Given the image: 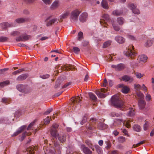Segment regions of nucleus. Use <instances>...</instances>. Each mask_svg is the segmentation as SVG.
<instances>
[{
  "mask_svg": "<svg viewBox=\"0 0 154 154\" xmlns=\"http://www.w3.org/2000/svg\"><path fill=\"white\" fill-rule=\"evenodd\" d=\"M59 125L56 124H54L50 130V132L51 137H52L50 145L51 147L54 149L55 150H57L58 153H60L61 148L58 144V142L57 140V138L58 140L62 143L64 142L66 138V136L65 134L63 132L58 133Z\"/></svg>",
  "mask_w": 154,
  "mask_h": 154,
  "instance_id": "nucleus-1",
  "label": "nucleus"
},
{
  "mask_svg": "<svg viewBox=\"0 0 154 154\" xmlns=\"http://www.w3.org/2000/svg\"><path fill=\"white\" fill-rule=\"evenodd\" d=\"M81 99L79 96L73 97L71 99V106L72 110H75L76 109H79L81 106Z\"/></svg>",
  "mask_w": 154,
  "mask_h": 154,
  "instance_id": "nucleus-2",
  "label": "nucleus"
},
{
  "mask_svg": "<svg viewBox=\"0 0 154 154\" xmlns=\"http://www.w3.org/2000/svg\"><path fill=\"white\" fill-rule=\"evenodd\" d=\"M111 102L116 108H122L124 105L123 101L120 99L118 95H115L112 96Z\"/></svg>",
  "mask_w": 154,
  "mask_h": 154,
  "instance_id": "nucleus-3",
  "label": "nucleus"
},
{
  "mask_svg": "<svg viewBox=\"0 0 154 154\" xmlns=\"http://www.w3.org/2000/svg\"><path fill=\"white\" fill-rule=\"evenodd\" d=\"M124 54L127 57L133 58L137 54V53L134 50V47L132 45H130L127 48L124 52Z\"/></svg>",
  "mask_w": 154,
  "mask_h": 154,
  "instance_id": "nucleus-4",
  "label": "nucleus"
},
{
  "mask_svg": "<svg viewBox=\"0 0 154 154\" xmlns=\"http://www.w3.org/2000/svg\"><path fill=\"white\" fill-rule=\"evenodd\" d=\"M111 20L109 18V15L107 14H104L102 17V19H101L100 21V23L101 25L104 27H106L107 23H111V20Z\"/></svg>",
  "mask_w": 154,
  "mask_h": 154,
  "instance_id": "nucleus-5",
  "label": "nucleus"
},
{
  "mask_svg": "<svg viewBox=\"0 0 154 154\" xmlns=\"http://www.w3.org/2000/svg\"><path fill=\"white\" fill-rule=\"evenodd\" d=\"M131 121V120L130 119L126 120L124 121H122L121 120L117 119L114 121V123L112 125H111V126L112 128L113 125H116V123H118L119 124L121 122H122L123 123V125H125L126 127L129 128L131 126V124H130V123Z\"/></svg>",
  "mask_w": 154,
  "mask_h": 154,
  "instance_id": "nucleus-6",
  "label": "nucleus"
},
{
  "mask_svg": "<svg viewBox=\"0 0 154 154\" xmlns=\"http://www.w3.org/2000/svg\"><path fill=\"white\" fill-rule=\"evenodd\" d=\"M17 88L19 91L25 93H29L30 91L29 87L26 85H18L17 86Z\"/></svg>",
  "mask_w": 154,
  "mask_h": 154,
  "instance_id": "nucleus-7",
  "label": "nucleus"
},
{
  "mask_svg": "<svg viewBox=\"0 0 154 154\" xmlns=\"http://www.w3.org/2000/svg\"><path fill=\"white\" fill-rule=\"evenodd\" d=\"M128 7L132 10L133 13L139 14H140L139 10L136 8L137 6L134 4L131 3L129 4Z\"/></svg>",
  "mask_w": 154,
  "mask_h": 154,
  "instance_id": "nucleus-8",
  "label": "nucleus"
},
{
  "mask_svg": "<svg viewBox=\"0 0 154 154\" xmlns=\"http://www.w3.org/2000/svg\"><path fill=\"white\" fill-rule=\"evenodd\" d=\"M80 13V12L78 10L73 11L71 13V19L74 21L77 20Z\"/></svg>",
  "mask_w": 154,
  "mask_h": 154,
  "instance_id": "nucleus-9",
  "label": "nucleus"
},
{
  "mask_svg": "<svg viewBox=\"0 0 154 154\" xmlns=\"http://www.w3.org/2000/svg\"><path fill=\"white\" fill-rule=\"evenodd\" d=\"M51 16H50L48 17L45 20V21L46 22V25L47 26H50L52 25L54 23L57 22V23H58V22L57 21V18H54L51 20L48 21L51 18Z\"/></svg>",
  "mask_w": 154,
  "mask_h": 154,
  "instance_id": "nucleus-10",
  "label": "nucleus"
},
{
  "mask_svg": "<svg viewBox=\"0 0 154 154\" xmlns=\"http://www.w3.org/2000/svg\"><path fill=\"white\" fill-rule=\"evenodd\" d=\"M106 91V90L105 88H101L100 91H96V94L100 98H104L106 96V94L105 93Z\"/></svg>",
  "mask_w": 154,
  "mask_h": 154,
  "instance_id": "nucleus-11",
  "label": "nucleus"
},
{
  "mask_svg": "<svg viewBox=\"0 0 154 154\" xmlns=\"http://www.w3.org/2000/svg\"><path fill=\"white\" fill-rule=\"evenodd\" d=\"M30 37L29 35H27L26 34H23L19 37H17L16 40L19 42L26 41L29 39Z\"/></svg>",
  "mask_w": 154,
  "mask_h": 154,
  "instance_id": "nucleus-12",
  "label": "nucleus"
},
{
  "mask_svg": "<svg viewBox=\"0 0 154 154\" xmlns=\"http://www.w3.org/2000/svg\"><path fill=\"white\" fill-rule=\"evenodd\" d=\"M97 122V120L96 119L94 118L91 119L90 120V123L88 124V125H87V128L88 130H92L93 128H94V125Z\"/></svg>",
  "mask_w": 154,
  "mask_h": 154,
  "instance_id": "nucleus-13",
  "label": "nucleus"
},
{
  "mask_svg": "<svg viewBox=\"0 0 154 154\" xmlns=\"http://www.w3.org/2000/svg\"><path fill=\"white\" fill-rule=\"evenodd\" d=\"M111 67L114 68L116 71H119L123 70L125 67V65L123 63H120L117 65H112Z\"/></svg>",
  "mask_w": 154,
  "mask_h": 154,
  "instance_id": "nucleus-14",
  "label": "nucleus"
},
{
  "mask_svg": "<svg viewBox=\"0 0 154 154\" xmlns=\"http://www.w3.org/2000/svg\"><path fill=\"white\" fill-rule=\"evenodd\" d=\"M69 14L70 13L69 11H65L63 14L60 16L58 19V21L59 22H62L63 19L67 18L68 16L69 15Z\"/></svg>",
  "mask_w": 154,
  "mask_h": 154,
  "instance_id": "nucleus-15",
  "label": "nucleus"
},
{
  "mask_svg": "<svg viewBox=\"0 0 154 154\" xmlns=\"http://www.w3.org/2000/svg\"><path fill=\"white\" fill-rule=\"evenodd\" d=\"M81 148L83 152L85 154H92V152L88 147L84 144L81 145Z\"/></svg>",
  "mask_w": 154,
  "mask_h": 154,
  "instance_id": "nucleus-16",
  "label": "nucleus"
},
{
  "mask_svg": "<svg viewBox=\"0 0 154 154\" xmlns=\"http://www.w3.org/2000/svg\"><path fill=\"white\" fill-rule=\"evenodd\" d=\"M88 15L87 13L84 12L81 14L79 17V20L80 21L84 22L85 21L87 18Z\"/></svg>",
  "mask_w": 154,
  "mask_h": 154,
  "instance_id": "nucleus-17",
  "label": "nucleus"
},
{
  "mask_svg": "<svg viewBox=\"0 0 154 154\" xmlns=\"http://www.w3.org/2000/svg\"><path fill=\"white\" fill-rule=\"evenodd\" d=\"M37 149V147L36 146H32L27 148L26 151L29 154H33L34 153V151H36Z\"/></svg>",
  "mask_w": 154,
  "mask_h": 154,
  "instance_id": "nucleus-18",
  "label": "nucleus"
},
{
  "mask_svg": "<svg viewBox=\"0 0 154 154\" xmlns=\"http://www.w3.org/2000/svg\"><path fill=\"white\" fill-rule=\"evenodd\" d=\"M122 79L125 82H131L134 80L132 77L127 75H125L122 76Z\"/></svg>",
  "mask_w": 154,
  "mask_h": 154,
  "instance_id": "nucleus-19",
  "label": "nucleus"
},
{
  "mask_svg": "<svg viewBox=\"0 0 154 154\" xmlns=\"http://www.w3.org/2000/svg\"><path fill=\"white\" fill-rule=\"evenodd\" d=\"M119 87L122 88V91L124 93H127L129 91V88L127 87L123 84L119 85Z\"/></svg>",
  "mask_w": 154,
  "mask_h": 154,
  "instance_id": "nucleus-20",
  "label": "nucleus"
},
{
  "mask_svg": "<svg viewBox=\"0 0 154 154\" xmlns=\"http://www.w3.org/2000/svg\"><path fill=\"white\" fill-rule=\"evenodd\" d=\"M26 125H23L16 132L14 133L12 135L13 136H15L18 134L21 133L22 131L24 130L26 128Z\"/></svg>",
  "mask_w": 154,
  "mask_h": 154,
  "instance_id": "nucleus-21",
  "label": "nucleus"
},
{
  "mask_svg": "<svg viewBox=\"0 0 154 154\" xmlns=\"http://www.w3.org/2000/svg\"><path fill=\"white\" fill-rule=\"evenodd\" d=\"M59 5V1L58 0H56L52 3L50 8L52 9H55L58 8Z\"/></svg>",
  "mask_w": 154,
  "mask_h": 154,
  "instance_id": "nucleus-22",
  "label": "nucleus"
},
{
  "mask_svg": "<svg viewBox=\"0 0 154 154\" xmlns=\"http://www.w3.org/2000/svg\"><path fill=\"white\" fill-rule=\"evenodd\" d=\"M146 104L144 100H138V105L140 109H143Z\"/></svg>",
  "mask_w": 154,
  "mask_h": 154,
  "instance_id": "nucleus-23",
  "label": "nucleus"
},
{
  "mask_svg": "<svg viewBox=\"0 0 154 154\" xmlns=\"http://www.w3.org/2000/svg\"><path fill=\"white\" fill-rule=\"evenodd\" d=\"M115 40L120 44L123 43L125 41V39L123 37L119 36H116L115 38Z\"/></svg>",
  "mask_w": 154,
  "mask_h": 154,
  "instance_id": "nucleus-24",
  "label": "nucleus"
},
{
  "mask_svg": "<svg viewBox=\"0 0 154 154\" xmlns=\"http://www.w3.org/2000/svg\"><path fill=\"white\" fill-rule=\"evenodd\" d=\"M153 43V40L151 39H148L145 43L144 45L146 47H149L151 46Z\"/></svg>",
  "mask_w": 154,
  "mask_h": 154,
  "instance_id": "nucleus-25",
  "label": "nucleus"
},
{
  "mask_svg": "<svg viewBox=\"0 0 154 154\" xmlns=\"http://www.w3.org/2000/svg\"><path fill=\"white\" fill-rule=\"evenodd\" d=\"M27 74H23L19 75L16 79L17 80L20 81H22L26 79L27 77Z\"/></svg>",
  "mask_w": 154,
  "mask_h": 154,
  "instance_id": "nucleus-26",
  "label": "nucleus"
},
{
  "mask_svg": "<svg viewBox=\"0 0 154 154\" xmlns=\"http://www.w3.org/2000/svg\"><path fill=\"white\" fill-rule=\"evenodd\" d=\"M1 26L2 28L5 29L9 27L13 26H14L12 24H10L7 22L3 23L1 24Z\"/></svg>",
  "mask_w": 154,
  "mask_h": 154,
  "instance_id": "nucleus-27",
  "label": "nucleus"
},
{
  "mask_svg": "<svg viewBox=\"0 0 154 154\" xmlns=\"http://www.w3.org/2000/svg\"><path fill=\"white\" fill-rule=\"evenodd\" d=\"M28 20L27 18H20L16 19L15 22L18 23H21L27 21Z\"/></svg>",
  "mask_w": 154,
  "mask_h": 154,
  "instance_id": "nucleus-28",
  "label": "nucleus"
},
{
  "mask_svg": "<svg viewBox=\"0 0 154 154\" xmlns=\"http://www.w3.org/2000/svg\"><path fill=\"white\" fill-rule=\"evenodd\" d=\"M114 22V21L113 20H111V23L114 30L116 31H119L120 30L119 27L117 24H115Z\"/></svg>",
  "mask_w": 154,
  "mask_h": 154,
  "instance_id": "nucleus-29",
  "label": "nucleus"
},
{
  "mask_svg": "<svg viewBox=\"0 0 154 154\" xmlns=\"http://www.w3.org/2000/svg\"><path fill=\"white\" fill-rule=\"evenodd\" d=\"M97 128L99 129L103 130L107 127V125L102 122H100L97 125Z\"/></svg>",
  "mask_w": 154,
  "mask_h": 154,
  "instance_id": "nucleus-30",
  "label": "nucleus"
},
{
  "mask_svg": "<svg viewBox=\"0 0 154 154\" xmlns=\"http://www.w3.org/2000/svg\"><path fill=\"white\" fill-rule=\"evenodd\" d=\"M135 114L134 109L133 108H130L129 111L127 114L128 116H132Z\"/></svg>",
  "mask_w": 154,
  "mask_h": 154,
  "instance_id": "nucleus-31",
  "label": "nucleus"
},
{
  "mask_svg": "<svg viewBox=\"0 0 154 154\" xmlns=\"http://www.w3.org/2000/svg\"><path fill=\"white\" fill-rule=\"evenodd\" d=\"M117 21L119 25H121L124 23V20L123 18L120 17L117 18Z\"/></svg>",
  "mask_w": 154,
  "mask_h": 154,
  "instance_id": "nucleus-32",
  "label": "nucleus"
},
{
  "mask_svg": "<svg viewBox=\"0 0 154 154\" xmlns=\"http://www.w3.org/2000/svg\"><path fill=\"white\" fill-rule=\"evenodd\" d=\"M136 95L139 100H143L144 95L140 91L137 92H136Z\"/></svg>",
  "mask_w": 154,
  "mask_h": 154,
  "instance_id": "nucleus-33",
  "label": "nucleus"
},
{
  "mask_svg": "<svg viewBox=\"0 0 154 154\" xmlns=\"http://www.w3.org/2000/svg\"><path fill=\"white\" fill-rule=\"evenodd\" d=\"M123 12L119 10H115L113 11L112 14L114 16H118L122 14Z\"/></svg>",
  "mask_w": 154,
  "mask_h": 154,
  "instance_id": "nucleus-34",
  "label": "nucleus"
},
{
  "mask_svg": "<svg viewBox=\"0 0 154 154\" xmlns=\"http://www.w3.org/2000/svg\"><path fill=\"white\" fill-rule=\"evenodd\" d=\"M147 56L144 55H142L139 56V59L140 60L143 62H145L147 60Z\"/></svg>",
  "mask_w": 154,
  "mask_h": 154,
  "instance_id": "nucleus-35",
  "label": "nucleus"
},
{
  "mask_svg": "<svg viewBox=\"0 0 154 154\" xmlns=\"http://www.w3.org/2000/svg\"><path fill=\"white\" fill-rule=\"evenodd\" d=\"M101 5L102 7L105 9L108 8L107 3L106 0H103L101 2Z\"/></svg>",
  "mask_w": 154,
  "mask_h": 154,
  "instance_id": "nucleus-36",
  "label": "nucleus"
},
{
  "mask_svg": "<svg viewBox=\"0 0 154 154\" xmlns=\"http://www.w3.org/2000/svg\"><path fill=\"white\" fill-rule=\"evenodd\" d=\"M11 99L9 98L3 97L2 99V102L6 104H9L11 101Z\"/></svg>",
  "mask_w": 154,
  "mask_h": 154,
  "instance_id": "nucleus-37",
  "label": "nucleus"
},
{
  "mask_svg": "<svg viewBox=\"0 0 154 154\" xmlns=\"http://www.w3.org/2000/svg\"><path fill=\"white\" fill-rule=\"evenodd\" d=\"M133 128L135 131L137 132H139L140 131L141 128L140 125H135L133 127Z\"/></svg>",
  "mask_w": 154,
  "mask_h": 154,
  "instance_id": "nucleus-38",
  "label": "nucleus"
},
{
  "mask_svg": "<svg viewBox=\"0 0 154 154\" xmlns=\"http://www.w3.org/2000/svg\"><path fill=\"white\" fill-rule=\"evenodd\" d=\"M97 151L98 154H102L103 153V150L98 145L95 146Z\"/></svg>",
  "mask_w": 154,
  "mask_h": 154,
  "instance_id": "nucleus-39",
  "label": "nucleus"
},
{
  "mask_svg": "<svg viewBox=\"0 0 154 154\" xmlns=\"http://www.w3.org/2000/svg\"><path fill=\"white\" fill-rule=\"evenodd\" d=\"M89 95L90 97L93 100H96L97 99V98L96 96L92 93H89Z\"/></svg>",
  "mask_w": 154,
  "mask_h": 154,
  "instance_id": "nucleus-40",
  "label": "nucleus"
},
{
  "mask_svg": "<svg viewBox=\"0 0 154 154\" xmlns=\"http://www.w3.org/2000/svg\"><path fill=\"white\" fill-rule=\"evenodd\" d=\"M150 127L149 123L148 122H146L143 125V129L144 130L146 131Z\"/></svg>",
  "mask_w": 154,
  "mask_h": 154,
  "instance_id": "nucleus-41",
  "label": "nucleus"
},
{
  "mask_svg": "<svg viewBox=\"0 0 154 154\" xmlns=\"http://www.w3.org/2000/svg\"><path fill=\"white\" fill-rule=\"evenodd\" d=\"M134 87L137 92L139 91L141 89V86L139 84H134Z\"/></svg>",
  "mask_w": 154,
  "mask_h": 154,
  "instance_id": "nucleus-42",
  "label": "nucleus"
},
{
  "mask_svg": "<svg viewBox=\"0 0 154 154\" xmlns=\"http://www.w3.org/2000/svg\"><path fill=\"white\" fill-rule=\"evenodd\" d=\"M85 143L89 146V147L90 148L92 149L93 145L91 141L88 140H87L85 141Z\"/></svg>",
  "mask_w": 154,
  "mask_h": 154,
  "instance_id": "nucleus-43",
  "label": "nucleus"
},
{
  "mask_svg": "<svg viewBox=\"0 0 154 154\" xmlns=\"http://www.w3.org/2000/svg\"><path fill=\"white\" fill-rule=\"evenodd\" d=\"M24 69L22 68L20 69H18L16 71L12 72V74L13 75H16L18 74H19L21 72L24 71Z\"/></svg>",
  "mask_w": 154,
  "mask_h": 154,
  "instance_id": "nucleus-44",
  "label": "nucleus"
},
{
  "mask_svg": "<svg viewBox=\"0 0 154 154\" xmlns=\"http://www.w3.org/2000/svg\"><path fill=\"white\" fill-rule=\"evenodd\" d=\"M118 140L119 142L123 143L125 141V138L124 137L120 136L118 137Z\"/></svg>",
  "mask_w": 154,
  "mask_h": 154,
  "instance_id": "nucleus-45",
  "label": "nucleus"
},
{
  "mask_svg": "<svg viewBox=\"0 0 154 154\" xmlns=\"http://www.w3.org/2000/svg\"><path fill=\"white\" fill-rule=\"evenodd\" d=\"M111 42L110 41H108L105 42L103 45V48H106L109 46L111 44Z\"/></svg>",
  "mask_w": 154,
  "mask_h": 154,
  "instance_id": "nucleus-46",
  "label": "nucleus"
},
{
  "mask_svg": "<svg viewBox=\"0 0 154 154\" xmlns=\"http://www.w3.org/2000/svg\"><path fill=\"white\" fill-rule=\"evenodd\" d=\"M31 133L30 132H25L22 134V136L21 137L22 140H23L26 135H29L31 134Z\"/></svg>",
  "mask_w": 154,
  "mask_h": 154,
  "instance_id": "nucleus-47",
  "label": "nucleus"
},
{
  "mask_svg": "<svg viewBox=\"0 0 154 154\" xmlns=\"http://www.w3.org/2000/svg\"><path fill=\"white\" fill-rule=\"evenodd\" d=\"M20 34V32L19 31H15L12 32L11 33V35L13 36H16Z\"/></svg>",
  "mask_w": 154,
  "mask_h": 154,
  "instance_id": "nucleus-48",
  "label": "nucleus"
},
{
  "mask_svg": "<svg viewBox=\"0 0 154 154\" xmlns=\"http://www.w3.org/2000/svg\"><path fill=\"white\" fill-rule=\"evenodd\" d=\"M8 39V38L6 37H0V42H6Z\"/></svg>",
  "mask_w": 154,
  "mask_h": 154,
  "instance_id": "nucleus-49",
  "label": "nucleus"
},
{
  "mask_svg": "<svg viewBox=\"0 0 154 154\" xmlns=\"http://www.w3.org/2000/svg\"><path fill=\"white\" fill-rule=\"evenodd\" d=\"M105 143L106 144V146L105 147L106 148L108 149L109 148L111 147V143L109 141H105Z\"/></svg>",
  "mask_w": 154,
  "mask_h": 154,
  "instance_id": "nucleus-50",
  "label": "nucleus"
},
{
  "mask_svg": "<svg viewBox=\"0 0 154 154\" xmlns=\"http://www.w3.org/2000/svg\"><path fill=\"white\" fill-rule=\"evenodd\" d=\"M9 83V82L8 81H4L0 83V86L3 87L4 86L7 85Z\"/></svg>",
  "mask_w": 154,
  "mask_h": 154,
  "instance_id": "nucleus-51",
  "label": "nucleus"
},
{
  "mask_svg": "<svg viewBox=\"0 0 154 154\" xmlns=\"http://www.w3.org/2000/svg\"><path fill=\"white\" fill-rule=\"evenodd\" d=\"M50 119L51 118H50L49 116H48L47 118L44 120V124L47 125L49 124L50 122Z\"/></svg>",
  "mask_w": 154,
  "mask_h": 154,
  "instance_id": "nucleus-52",
  "label": "nucleus"
},
{
  "mask_svg": "<svg viewBox=\"0 0 154 154\" xmlns=\"http://www.w3.org/2000/svg\"><path fill=\"white\" fill-rule=\"evenodd\" d=\"M78 40L81 41L83 37V33L82 32H80L78 34Z\"/></svg>",
  "mask_w": 154,
  "mask_h": 154,
  "instance_id": "nucleus-53",
  "label": "nucleus"
},
{
  "mask_svg": "<svg viewBox=\"0 0 154 154\" xmlns=\"http://www.w3.org/2000/svg\"><path fill=\"white\" fill-rule=\"evenodd\" d=\"M146 101H149L151 100V95L147 93L146 96Z\"/></svg>",
  "mask_w": 154,
  "mask_h": 154,
  "instance_id": "nucleus-54",
  "label": "nucleus"
},
{
  "mask_svg": "<svg viewBox=\"0 0 154 154\" xmlns=\"http://www.w3.org/2000/svg\"><path fill=\"white\" fill-rule=\"evenodd\" d=\"M135 75H136L137 77L139 79L141 78L143 75V74H142L141 73L139 72H136L135 73Z\"/></svg>",
  "mask_w": 154,
  "mask_h": 154,
  "instance_id": "nucleus-55",
  "label": "nucleus"
},
{
  "mask_svg": "<svg viewBox=\"0 0 154 154\" xmlns=\"http://www.w3.org/2000/svg\"><path fill=\"white\" fill-rule=\"evenodd\" d=\"M127 37L130 39L133 40V41H134L136 40L135 37H134V36L131 35H128Z\"/></svg>",
  "mask_w": 154,
  "mask_h": 154,
  "instance_id": "nucleus-56",
  "label": "nucleus"
},
{
  "mask_svg": "<svg viewBox=\"0 0 154 154\" xmlns=\"http://www.w3.org/2000/svg\"><path fill=\"white\" fill-rule=\"evenodd\" d=\"M35 122L33 121L28 126V128H27V130H31L32 129V127L33 125Z\"/></svg>",
  "mask_w": 154,
  "mask_h": 154,
  "instance_id": "nucleus-57",
  "label": "nucleus"
},
{
  "mask_svg": "<svg viewBox=\"0 0 154 154\" xmlns=\"http://www.w3.org/2000/svg\"><path fill=\"white\" fill-rule=\"evenodd\" d=\"M53 110V109L52 108H50L47 109L44 113V114L45 115H47L49 114Z\"/></svg>",
  "mask_w": 154,
  "mask_h": 154,
  "instance_id": "nucleus-58",
  "label": "nucleus"
},
{
  "mask_svg": "<svg viewBox=\"0 0 154 154\" xmlns=\"http://www.w3.org/2000/svg\"><path fill=\"white\" fill-rule=\"evenodd\" d=\"M43 2L46 5H49L50 4L52 1L51 0H42Z\"/></svg>",
  "mask_w": 154,
  "mask_h": 154,
  "instance_id": "nucleus-59",
  "label": "nucleus"
},
{
  "mask_svg": "<svg viewBox=\"0 0 154 154\" xmlns=\"http://www.w3.org/2000/svg\"><path fill=\"white\" fill-rule=\"evenodd\" d=\"M73 49L74 51V52L76 53H78L80 51L79 49L77 47H74L73 48Z\"/></svg>",
  "mask_w": 154,
  "mask_h": 154,
  "instance_id": "nucleus-60",
  "label": "nucleus"
},
{
  "mask_svg": "<svg viewBox=\"0 0 154 154\" xmlns=\"http://www.w3.org/2000/svg\"><path fill=\"white\" fill-rule=\"evenodd\" d=\"M8 70V68H4L0 70V74H1L4 73L5 72Z\"/></svg>",
  "mask_w": 154,
  "mask_h": 154,
  "instance_id": "nucleus-61",
  "label": "nucleus"
},
{
  "mask_svg": "<svg viewBox=\"0 0 154 154\" xmlns=\"http://www.w3.org/2000/svg\"><path fill=\"white\" fill-rule=\"evenodd\" d=\"M40 77L43 79H45L48 78L49 77V75L48 74H46L42 75L40 76Z\"/></svg>",
  "mask_w": 154,
  "mask_h": 154,
  "instance_id": "nucleus-62",
  "label": "nucleus"
},
{
  "mask_svg": "<svg viewBox=\"0 0 154 154\" xmlns=\"http://www.w3.org/2000/svg\"><path fill=\"white\" fill-rule=\"evenodd\" d=\"M72 84V82H69L68 83H67L66 84H65L62 87V88H66L67 87L69 86L70 85Z\"/></svg>",
  "mask_w": 154,
  "mask_h": 154,
  "instance_id": "nucleus-63",
  "label": "nucleus"
},
{
  "mask_svg": "<svg viewBox=\"0 0 154 154\" xmlns=\"http://www.w3.org/2000/svg\"><path fill=\"white\" fill-rule=\"evenodd\" d=\"M45 154H53V151L51 150H49V151L47 149L46 151H45Z\"/></svg>",
  "mask_w": 154,
  "mask_h": 154,
  "instance_id": "nucleus-64",
  "label": "nucleus"
}]
</instances>
